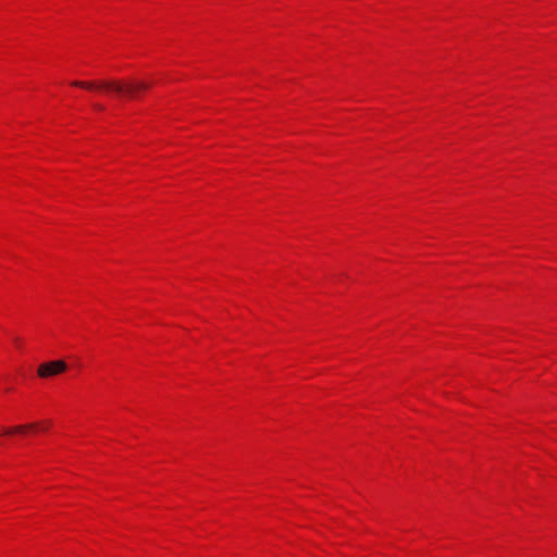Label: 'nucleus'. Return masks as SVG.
<instances>
[{
  "mask_svg": "<svg viewBox=\"0 0 557 557\" xmlns=\"http://www.w3.org/2000/svg\"><path fill=\"white\" fill-rule=\"evenodd\" d=\"M72 86L81 87L85 89H107L112 90L117 95H125L129 98L136 97L140 91L146 90L150 87L149 83L144 81H134L128 83H122L119 81H100V82H85L74 81Z\"/></svg>",
  "mask_w": 557,
  "mask_h": 557,
  "instance_id": "nucleus-1",
  "label": "nucleus"
},
{
  "mask_svg": "<svg viewBox=\"0 0 557 557\" xmlns=\"http://www.w3.org/2000/svg\"><path fill=\"white\" fill-rule=\"evenodd\" d=\"M67 364L63 360H54L41 363L38 367L37 373L40 377H49L64 372Z\"/></svg>",
  "mask_w": 557,
  "mask_h": 557,
  "instance_id": "nucleus-2",
  "label": "nucleus"
},
{
  "mask_svg": "<svg viewBox=\"0 0 557 557\" xmlns=\"http://www.w3.org/2000/svg\"><path fill=\"white\" fill-rule=\"evenodd\" d=\"M38 428V423L18 424L12 428H7L4 430V434H24L28 430H37Z\"/></svg>",
  "mask_w": 557,
  "mask_h": 557,
  "instance_id": "nucleus-3",
  "label": "nucleus"
},
{
  "mask_svg": "<svg viewBox=\"0 0 557 557\" xmlns=\"http://www.w3.org/2000/svg\"><path fill=\"white\" fill-rule=\"evenodd\" d=\"M94 108H95L96 110H99V111H102V110L104 109V108H103V106H101V104H99V103H96V104L94 106Z\"/></svg>",
  "mask_w": 557,
  "mask_h": 557,
  "instance_id": "nucleus-4",
  "label": "nucleus"
}]
</instances>
